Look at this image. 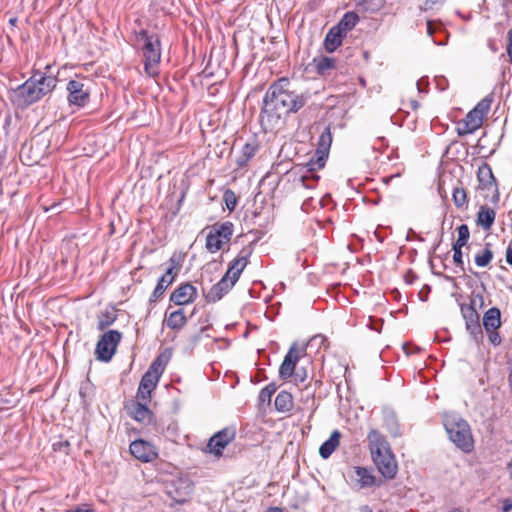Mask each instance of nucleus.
I'll return each mask as SVG.
<instances>
[{
	"label": "nucleus",
	"mask_w": 512,
	"mask_h": 512,
	"mask_svg": "<svg viewBox=\"0 0 512 512\" xmlns=\"http://www.w3.org/2000/svg\"><path fill=\"white\" fill-rule=\"evenodd\" d=\"M404 278L407 284H412L415 281V279H417V275L410 269L407 271Z\"/></svg>",
	"instance_id": "53"
},
{
	"label": "nucleus",
	"mask_w": 512,
	"mask_h": 512,
	"mask_svg": "<svg viewBox=\"0 0 512 512\" xmlns=\"http://www.w3.org/2000/svg\"><path fill=\"white\" fill-rule=\"evenodd\" d=\"M372 460L380 474L386 480L395 478L398 465L390 444L377 429H371L367 435Z\"/></svg>",
	"instance_id": "3"
},
{
	"label": "nucleus",
	"mask_w": 512,
	"mask_h": 512,
	"mask_svg": "<svg viewBox=\"0 0 512 512\" xmlns=\"http://www.w3.org/2000/svg\"><path fill=\"white\" fill-rule=\"evenodd\" d=\"M454 205L457 208H462L467 204V193L462 187H455L452 193Z\"/></svg>",
	"instance_id": "41"
},
{
	"label": "nucleus",
	"mask_w": 512,
	"mask_h": 512,
	"mask_svg": "<svg viewBox=\"0 0 512 512\" xmlns=\"http://www.w3.org/2000/svg\"><path fill=\"white\" fill-rule=\"evenodd\" d=\"M340 438L341 433L338 430H334L330 434V437L321 444L319 448V454L323 459H328L331 456V454L338 447Z\"/></svg>",
	"instance_id": "26"
},
{
	"label": "nucleus",
	"mask_w": 512,
	"mask_h": 512,
	"mask_svg": "<svg viewBox=\"0 0 512 512\" xmlns=\"http://www.w3.org/2000/svg\"><path fill=\"white\" fill-rule=\"evenodd\" d=\"M51 65L45 66V71L33 70L30 78L35 81V86L38 89L41 98L51 93L57 86V76L50 73Z\"/></svg>",
	"instance_id": "12"
},
{
	"label": "nucleus",
	"mask_w": 512,
	"mask_h": 512,
	"mask_svg": "<svg viewBox=\"0 0 512 512\" xmlns=\"http://www.w3.org/2000/svg\"><path fill=\"white\" fill-rule=\"evenodd\" d=\"M41 99L40 93L35 86V81H32L31 78L13 90L12 102L20 108L33 105Z\"/></svg>",
	"instance_id": "9"
},
{
	"label": "nucleus",
	"mask_w": 512,
	"mask_h": 512,
	"mask_svg": "<svg viewBox=\"0 0 512 512\" xmlns=\"http://www.w3.org/2000/svg\"><path fill=\"white\" fill-rule=\"evenodd\" d=\"M294 381L296 383H302L307 379V372L305 368H298L295 370L294 374Z\"/></svg>",
	"instance_id": "48"
},
{
	"label": "nucleus",
	"mask_w": 512,
	"mask_h": 512,
	"mask_svg": "<svg viewBox=\"0 0 512 512\" xmlns=\"http://www.w3.org/2000/svg\"><path fill=\"white\" fill-rule=\"evenodd\" d=\"M224 201H225V204H226V207L232 211L235 209V206L237 204V200H236V196L234 194L233 191L231 190H227L225 193H224Z\"/></svg>",
	"instance_id": "47"
},
{
	"label": "nucleus",
	"mask_w": 512,
	"mask_h": 512,
	"mask_svg": "<svg viewBox=\"0 0 512 512\" xmlns=\"http://www.w3.org/2000/svg\"><path fill=\"white\" fill-rule=\"evenodd\" d=\"M316 71L319 75H325L328 70L335 68L336 61L332 57L322 56L314 59Z\"/></svg>",
	"instance_id": "35"
},
{
	"label": "nucleus",
	"mask_w": 512,
	"mask_h": 512,
	"mask_svg": "<svg viewBox=\"0 0 512 512\" xmlns=\"http://www.w3.org/2000/svg\"><path fill=\"white\" fill-rule=\"evenodd\" d=\"M326 340V337L321 334L315 335L307 342L306 348L316 347L319 349L325 344Z\"/></svg>",
	"instance_id": "45"
},
{
	"label": "nucleus",
	"mask_w": 512,
	"mask_h": 512,
	"mask_svg": "<svg viewBox=\"0 0 512 512\" xmlns=\"http://www.w3.org/2000/svg\"><path fill=\"white\" fill-rule=\"evenodd\" d=\"M169 357H166L164 354L159 355L149 366L146 372H150L152 375L158 376L160 379L162 373L165 370V366L168 362Z\"/></svg>",
	"instance_id": "37"
},
{
	"label": "nucleus",
	"mask_w": 512,
	"mask_h": 512,
	"mask_svg": "<svg viewBox=\"0 0 512 512\" xmlns=\"http://www.w3.org/2000/svg\"><path fill=\"white\" fill-rule=\"evenodd\" d=\"M417 89L419 93H427L428 92V86H429V80L428 77H421L417 83Z\"/></svg>",
	"instance_id": "49"
},
{
	"label": "nucleus",
	"mask_w": 512,
	"mask_h": 512,
	"mask_svg": "<svg viewBox=\"0 0 512 512\" xmlns=\"http://www.w3.org/2000/svg\"><path fill=\"white\" fill-rule=\"evenodd\" d=\"M70 105L84 107L89 102L90 92L83 80H70L66 87Z\"/></svg>",
	"instance_id": "14"
},
{
	"label": "nucleus",
	"mask_w": 512,
	"mask_h": 512,
	"mask_svg": "<svg viewBox=\"0 0 512 512\" xmlns=\"http://www.w3.org/2000/svg\"><path fill=\"white\" fill-rule=\"evenodd\" d=\"M506 262L512 266V248L509 246L506 250Z\"/></svg>",
	"instance_id": "58"
},
{
	"label": "nucleus",
	"mask_w": 512,
	"mask_h": 512,
	"mask_svg": "<svg viewBox=\"0 0 512 512\" xmlns=\"http://www.w3.org/2000/svg\"><path fill=\"white\" fill-rule=\"evenodd\" d=\"M507 54L512 60V28L508 31V46H507Z\"/></svg>",
	"instance_id": "56"
},
{
	"label": "nucleus",
	"mask_w": 512,
	"mask_h": 512,
	"mask_svg": "<svg viewBox=\"0 0 512 512\" xmlns=\"http://www.w3.org/2000/svg\"><path fill=\"white\" fill-rule=\"evenodd\" d=\"M494 100V94L490 93L486 95L481 101L477 103V105L473 108L478 114L482 117H485L490 111L491 104Z\"/></svg>",
	"instance_id": "40"
},
{
	"label": "nucleus",
	"mask_w": 512,
	"mask_h": 512,
	"mask_svg": "<svg viewBox=\"0 0 512 512\" xmlns=\"http://www.w3.org/2000/svg\"><path fill=\"white\" fill-rule=\"evenodd\" d=\"M512 509V500L510 498H505L502 501V512H509Z\"/></svg>",
	"instance_id": "55"
},
{
	"label": "nucleus",
	"mask_w": 512,
	"mask_h": 512,
	"mask_svg": "<svg viewBox=\"0 0 512 512\" xmlns=\"http://www.w3.org/2000/svg\"><path fill=\"white\" fill-rule=\"evenodd\" d=\"M453 250V261L454 263L459 266L462 270H464L463 265V253H462V247L452 245Z\"/></svg>",
	"instance_id": "46"
},
{
	"label": "nucleus",
	"mask_w": 512,
	"mask_h": 512,
	"mask_svg": "<svg viewBox=\"0 0 512 512\" xmlns=\"http://www.w3.org/2000/svg\"><path fill=\"white\" fill-rule=\"evenodd\" d=\"M259 149L257 139L251 138L246 142L240 151L239 156L236 158V164L238 167H244L246 164L255 156Z\"/></svg>",
	"instance_id": "24"
},
{
	"label": "nucleus",
	"mask_w": 512,
	"mask_h": 512,
	"mask_svg": "<svg viewBox=\"0 0 512 512\" xmlns=\"http://www.w3.org/2000/svg\"><path fill=\"white\" fill-rule=\"evenodd\" d=\"M359 20L360 18L356 12L348 11L343 15L335 27L344 36H346V34L358 24Z\"/></svg>",
	"instance_id": "29"
},
{
	"label": "nucleus",
	"mask_w": 512,
	"mask_h": 512,
	"mask_svg": "<svg viewBox=\"0 0 512 512\" xmlns=\"http://www.w3.org/2000/svg\"><path fill=\"white\" fill-rule=\"evenodd\" d=\"M274 406L276 411L281 413L291 411L293 408V397L291 393L284 390L280 391L275 398Z\"/></svg>",
	"instance_id": "31"
},
{
	"label": "nucleus",
	"mask_w": 512,
	"mask_h": 512,
	"mask_svg": "<svg viewBox=\"0 0 512 512\" xmlns=\"http://www.w3.org/2000/svg\"><path fill=\"white\" fill-rule=\"evenodd\" d=\"M174 282V278L170 277L169 280L165 278H159L150 298L149 303L156 302L166 291V289Z\"/></svg>",
	"instance_id": "34"
},
{
	"label": "nucleus",
	"mask_w": 512,
	"mask_h": 512,
	"mask_svg": "<svg viewBox=\"0 0 512 512\" xmlns=\"http://www.w3.org/2000/svg\"><path fill=\"white\" fill-rule=\"evenodd\" d=\"M197 298V289L191 283L178 286L170 295V302L178 306L190 304Z\"/></svg>",
	"instance_id": "17"
},
{
	"label": "nucleus",
	"mask_w": 512,
	"mask_h": 512,
	"mask_svg": "<svg viewBox=\"0 0 512 512\" xmlns=\"http://www.w3.org/2000/svg\"><path fill=\"white\" fill-rule=\"evenodd\" d=\"M501 312L497 307H491L483 315V326L487 333L501 326Z\"/></svg>",
	"instance_id": "25"
},
{
	"label": "nucleus",
	"mask_w": 512,
	"mask_h": 512,
	"mask_svg": "<svg viewBox=\"0 0 512 512\" xmlns=\"http://www.w3.org/2000/svg\"><path fill=\"white\" fill-rule=\"evenodd\" d=\"M137 40L143 42L142 53L144 56V70L153 75L151 68L157 65L161 60V41L156 33H149L146 29H141L137 33Z\"/></svg>",
	"instance_id": "5"
},
{
	"label": "nucleus",
	"mask_w": 512,
	"mask_h": 512,
	"mask_svg": "<svg viewBox=\"0 0 512 512\" xmlns=\"http://www.w3.org/2000/svg\"><path fill=\"white\" fill-rule=\"evenodd\" d=\"M477 300L479 301L480 308L484 305V297L482 294L477 293L473 295L470 304H460L461 314L465 320L466 329L471 334L481 333V326L479 322V314L475 308Z\"/></svg>",
	"instance_id": "10"
},
{
	"label": "nucleus",
	"mask_w": 512,
	"mask_h": 512,
	"mask_svg": "<svg viewBox=\"0 0 512 512\" xmlns=\"http://www.w3.org/2000/svg\"><path fill=\"white\" fill-rule=\"evenodd\" d=\"M117 319V315L114 311L101 312L98 315L97 329L104 331L106 328L111 326Z\"/></svg>",
	"instance_id": "38"
},
{
	"label": "nucleus",
	"mask_w": 512,
	"mask_h": 512,
	"mask_svg": "<svg viewBox=\"0 0 512 512\" xmlns=\"http://www.w3.org/2000/svg\"><path fill=\"white\" fill-rule=\"evenodd\" d=\"M236 437V429L233 426L224 427L212 435L207 443V452L220 457L226 446Z\"/></svg>",
	"instance_id": "11"
},
{
	"label": "nucleus",
	"mask_w": 512,
	"mask_h": 512,
	"mask_svg": "<svg viewBox=\"0 0 512 512\" xmlns=\"http://www.w3.org/2000/svg\"><path fill=\"white\" fill-rule=\"evenodd\" d=\"M331 144V129L330 126H327L318 138L315 153L307 163L299 167L297 177L294 179L296 186L300 185L305 189H314L317 186L320 179L318 170L325 167Z\"/></svg>",
	"instance_id": "2"
},
{
	"label": "nucleus",
	"mask_w": 512,
	"mask_h": 512,
	"mask_svg": "<svg viewBox=\"0 0 512 512\" xmlns=\"http://www.w3.org/2000/svg\"><path fill=\"white\" fill-rule=\"evenodd\" d=\"M457 233L458 237L457 240L453 243V245L464 247L470 238L469 227L466 224H461L460 226L457 227Z\"/></svg>",
	"instance_id": "42"
},
{
	"label": "nucleus",
	"mask_w": 512,
	"mask_h": 512,
	"mask_svg": "<svg viewBox=\"0 0 512 512\" xmlns=\"http://www.w3.org/2000/svg\"><path fill=\"white\" fill-rule=\"evenodd\" d=\"M130 453L138 460L142 462H152L158 456L156 447L143 439L134 440L130 444Z\"/></svg>",
	"instance_id": "16"
},
{
	"label": "nucleus",
	"mask_w": 512,
	"mask_h": 512,
	"mask_svg": "<svg viewBox=\"0 0 512 512\" xmlns=\"http://www.w3.org/2000/svg\"><path fill=\"white\" fill-rule=\"evenodd\" d=\"M170 266H174V269L181 267V258L177 257L176 254H173L169 259Z\"/></svg>",
	"instance_id": "54"
},
{
	"label": "nucleus",
	"mask_w": 512,
	"mask_h": 512,
	"mask_svg": "<svg viewBox=\"0 0 512 512\" xmlns=\"http://www.w3.org/2000/svg\"><path fill=\"white\" fill-rule=\"evenodd\" d=\"M224 240L218 237V235L211 229L206 237V249L210 253H216L222 248Z\"/></svg>",
	"instance_id": "36"
},
{
	"label": "nucleus",
	"mask_w": 512,
	"mask_h": 512,
	"mask_svg": "<svg viewBox=\"0 0 512 512\" xmlns=\"http://www.w3.org/2000/svg\"><path fill=\"white\" fill-rule=\"evenodd\" d=\"M71 444L68 440L59 439L52 444V449L55 452H61L64 455H69Z\"/></svg>",
	"instance_id": "44"
},
{
	"label": "nucleus",
	"mask_w": 512,
	"mask_h": 512,
	"mask_svg": "<svg viewBox=\"0 0 512 512\" xmlns=\"http://www.w3.org/2000/svg\"><path fill=\"white\" fill-rule=\"evenodd\" d=\"M444 1L445 0H426L421 9L424 11L433 9L437 5H442Z\"/></svg>",
	"instance_id": "50"
},
{
	"label": "nucleus",
	"mask_w": 512,
	"mask_h": 512,
	"mask_svg": "<svg viewBox=\"0 0 512 512\" xmlns=\"http://www.w3.org/2000/svg\"><path fill=\"white\" fill-rule=\"evenodd\" d=\"M384 427L392 437L401 436L400 423L396 412L390 407H384L382 410Z\"/></svg>",
	"instance_id": "23"
},
{
	"label": "nucleus",
	"mask_w": 512,
	"mask_h": 512,
	"mask_svg": "<svg viewBox=\"0 0 512 512\" xmlns=\"http://www.w3.org/2000/svg\"><path fill=\"white\" fill-rule=\"evenodd\" d=\"M253 249L250 246L243 247L238 256L229 264L226 274H228L233 282H237L241 273L248 264V259L252 254Z\"/></svg>",
	"instance_id": "18"
},
{
	"label": "nucleus",
	"mask_w": 512,
	"mask_h": 512,
	"mask_svg": "<svg viewBox=\"0 0 512 512\" xmlns=\"http://www.w3.org/2000/svg\"><path fill=\"white\" fill-rule=\"evenodd\" d=\"M277 386L274 383H270L261 389L259 393V400L261 403H270L272 395L276 392Z\"/></svg>",
	"instance_id": "43"
},
{
	"label": "nucleus",
	"mask_w": 512,
	"mask_h": 512,
	"mask_svg": "<svg viewBox=\"0 0 512 512\" xmlns=\"http://www.w3.org/2000/svg\"><path fill=\"white\" fill-rule=\"evenodd\" d=\"M443 425L449 440L462 452L470 453L474 449V438L469 423L457 413H447Z\"/></svg>",
	"instance_id": "4"
},
{
	"label": "nucleus",
	"mask_w": 512,
	"mask_h": 512,
	"mask_svg": "<svg viewBox=\"0 0 512 512\" xmlns=\"http://www.w3.org/2000/svg\"><path fill=\"white\" fill-rule=\"evenodd\" d=\"M477 179L479 182L478 189L480 190H492L493 195L490 201L493 204H497L500 200V194L497 188L496 179L492 173V170L488 164H483L478 168Z\"/></svg>",
	"instance_id": "13"
},
{
	"label": "nucleus",
	"mask_w": 512,
	"mask_h": 512,
	"mask_svg": "<svg viewBox=\"0 0 512 512\" xmlns=\"http://www.w3.org/2000/svg\"><path fill=\"white\" fill-rule=\"evenodd\" d=\"M211 229H213L224 242H228L233 235L234 225L232 222L226 221L220 224H214Z\"/></svg>",
	"instance_id": "33"
},
{
	"label": "nucleus",
	"mask_w": 512,
	"mask_h": 512,
	"mask_svg": "<svg viewBox=\"0 0 512 512\" xmlns=\"http://www.w3.org/2000/svg\"><path fill=\"white\" fill-rule=\"evenodd\" d=\"M164 323L172 330H181L187 324L184 309L180 308L170 313L164 320Z\"/></svg>",
	"instance_id": "30"
},
{
	"label": "nucleus",
	"mask_w": 512,
	"mask_h": 512,
	"mask_svg": "<svg viewBox=\"0 0 512 512\" xmlns=\"http://www.w3.org/2000/svg\"><path fill=\"white\" fill-rule=\"evenodd\" d=\"M427 32L430 36H432L433 34V31H432V21H427Z\"/></svg>",
	"instance_id": "62"
},
{
	"label": "nucleus",
	"mask_w": 512,
	"mask_h": 512,
	"mask_svg": "<svg viewBox=\"0 0 512 512\" xmlns=\"http://www.w3.org/2000/svg\"><path fill=\"white\" fill-rule=\"evenodd\" d=\"M158 381V376L152 375L150 372H145L138 387L137 399L144 402H150L151 392L156 388Z\"/></svg>",
	"instance_id": "21"
},
{
	"label": "nucleus",
	"mask_w": 512,
	"mask_h": 512,
	"mask_svg": "<svg viewBox=\"0 0 512 512\" xmlns=\"http://www.w3.org/2000/svg\"><path fill=\"white\" fill-rule=\"evenodd\" d=\"M148 403L141 400L132 401L126 406L127 412L136 421L148 424L152 421L153 417L152 411L147 406Z\"/></svg>",
	"instance_id": "20"
},
{
	"label": "nucleus",
	"mask_w": 512,
	"mask_h": 512,
	"mask_svg": "<svg viewBox=\"0 0 512 512\" xmlns=\"http://www.w3.org/2000/svg\"><path fill=\"white\" fill-rule=\"evenodd\" d=\"M66 512H94V510L77 507L75 510H67Z\"/></svg>",
	"instance_id": "59"
},
{
	"label": "nucleus",
	"mask_w": 512,
	"mask_h": 512,
	"mask_svg": "<svg viewBox=\"0 0 512 512\" xmlns=\"http://www.w3.org/2000/svg\"><path fill=\"white\" fill-rule=\"evenodd\" d=\"M290 81L281 77L270 84L262 100L259 122L264 132L276 129L284 118L299 112L310 99L308 92L290 90Z\"/></svg>",
	"instance_id": "1"
},
{
	"label": "nucleus",
	"mask_w": 512,
	"mask_h": 512,
	"mask_svg": "<svg viewBox=\"0 0 512 512\" xmlns=\"http://www.w3.org/2000/svg\"><path fill=\"white\" fill-rule=\"evenodd\" d=\"M347 483L351 489L360 491L373 486L380 487L383 481L377 479L369 468L354 466L347 472Z\"/></svg>",
	"instance_id": "6"
},
{
	"label": "nucleus",
	"mask_w": 512,
	"mask_h": 512,
	"mask_svg": "<svg viewBox=\"0 0 512 512\" xmlns=\"http://www.w3.org/2000/svg\"><path fill=\"white\" fill-rule=\"evenodd\" d=\"M235 284L236 282H233V279L225 273L224 276L207 292L205 296L207 302L215 303L219 301L233 288Z\"/></svg>",
	"instance_id": "19"
},
{
	"label": "nucleus",
	"mask_w": 512,
	"mask_h": 512,
	"mask_svg": "<svg viewBox=\"0 0 512 512\" xmlns=\"http://www.w3.org/2000/svg\"><path fill=\"white\" fill-rule=\"evenodd\" d=\"M302 353H305L304 348H299L296 343L291 345L279 367V377L282 380H287L293 376Z\"/></svg>",
	"instance_id": "15"
},
{
	"label": "nucleus",
	"mask_w": 512,
	"mask_h": 512,
	"mask_svg": "<svg viewBox=\"0 0 512 512\" xmlns=\"http://www.w3.org/2000/svg\"><path fill=\"white\" fill-rule=\"evenodd\" d=\"M193 491V483L188 477H172L164 482V492L176 504L185 503Z\"/></svg>",
	"instance_id": "7"
},
{
	"label": "nucleus",
	"mask_w": 512,
	"mask_h": 512,
	"mask_svg": "<svg viewBox=\"0 0 512 512\" xmlns=\"http://www.w3.org/2000/svg\"><path fill=\"white\" fill-rule=\"evenodd\" d=\"M358 10L367 13H376L380 11L386 3V0H353Z\"/></svg>",
	"instance_id": "32"
},
{
	"label": "nucleus",
	"mask_w": 512,
	"mask_h": 512,
	"mask_svg": "<svg viewBox=\"0 0 512 512\" xmlns=\"http://www.w3.org/2000/svg\"><path fill=\"white\" fill-rule=\"evenodd\" d=\"M483 119L480 114H478L474 109L469 111L464 119V126L457 128V133L459 136H464L467 134H472L476 130H478L482 124Z\"/></svg>",
	"instance_id": "22"
},
{
	"label": "nucleus",
	"mask_w": 512,
	"mask_h": 512,
	"mask_svg": "<svg viewBox=\"0 0 512 512\" xmlns=\"http://www.w3.org/2000/svg\"><path fill=\"white\" fill-rule=\"evenodd\" d=\"M435 83H436L437 88L440 91H445L447 89L448 82H447V79L444 76H436L435 77Z\"/></svg>",
	"instance_id": "51"
},
{
	"label": "nucleus",
	"mask_w": 512,
	"mask_h": 512,
	"mask_svg": "<svg viewBox=\"0 0 512 512\" xmlns=\"http://www.w3.org/2000/svg\"><path fill=\"white\" fill-rule=\"evenodd\" d=\"M495 217H496V212L494 211V209H492L486 205H482V206H480L479 211L477 213L476 223L478 226H481L483 229L489 230L492 227V225L494 224Z\"/></svg>",
	"instance_id": "27"
},
{
	"label": "nucleus",
	"mask_w": 512,
	"mask_h": 512,
	"mask_svg": "<svg viewBox=\"0 0 512 512\" xmlns=\"http://www.w3.org/2000/svg\"><path fill=\"white\" fill-rule=\"evenodd\" d=\"M17 22H18L17 17H12L9 19V25L12 27L16 26Z\"/></svg>",
	"instance_id": "63"
},
{
	"label": "nucleus",
	"mask_w": 512,
	"mask_h": 512,
	"mask_svg": "<svg viewBox=\"0 0 512 512\" xmlns=\"http://www.w3.org/2000/svg\"><path fill=\"white\" fill-rule=\"evenodd\" d=\"M267 512H282V509L279 507H270Z\"/></svg>",
	"instance_id": "64"
},
{
	"label": "nucleus",
	"mask_w": 512,
	"mask_h": 512,
	"mask_svg": "<svg viewBox=\"0 0 512 512\" xmlns=\"http://www.w3.org/2000/svg\"><path fill=\"white\" fill-rule=\"evenodd\" d=\"M491 244L486 243L483 251L475 256V264L478 267H486L493 259V251L490 248Z\"/></svg>",
	"instance_id": "39"
},
{
	"label": "nucleus",
	"mask_w": 512,
	"mask_h": 512,
	"mask_svg": "<svg viewBox=\"0 0 512 512\" xmlns=\"http://www.w3.org/2000/svg\"><path fill=\"white\" fill-rule=\"evenodd\" d=\"M398 176H399V175H398V174H396V175H391V176L384 177V178H383V182H384L385 184H389L393 178L398 177Z\"/></svg>",
	"instance_id": "61"
},
{
	"label": "nucleus",
	"mask_w": 512,
	"mask_h": 512,
	"mask_svg": "<svg viewBox=\"0 0 512 512\" xmlns=\"http://www.w3.org/2000/svg\"><path fill=\"white\" fill-rule=\"evenodd\" d=\"M122 339V334L118 330H109L104 332L95 348L97 360L109 362L116 352V348Z\"/></svg>",
	"instance_id": "8"
},
{
	"label": "nucleus",
	"mask_w": 512,
	"mask_h": 512,
	"mask_svg": "<svg viewBox=\"0 0 512 512\" xmlns=\"http://www.w3.org/2000/svg\"><path fill=\"white\" fill-rule=\"evenodd\" d=\"M489 339L494 346H498L501 343V337L497 332L492 331V333L489 336Z\"/></svg>",
	"instance_id": "52"
},
{
	"label": "nucleus",
	"mask_w": 512,
	"mask_h": 512,
	"mask_svg": "<svg viewBox=\"0 0 512 512\" xmlns=\"http://www.w3.org/2000/svg\"><path fill=\"white\" fill-rule=\"evenodd\" d=\"M173 271H174V266H170V267L166 270L165 274H163V275L161 276V278H165V280H166V281H167V280H169V278H170V277H173V278L175 279V277H176L177 273H174Z\"/></svg>",
	"instance_id": "57"
},
{
	"label": "nucleus",
	"mask_w": 512,
	"mask_h": 512,
	"mask_svg": "<svg viewBox=\"0 0 512 512\" xmlns=\"http://www.w3.org/2000/svg\"><path fill=\"white\" fill-rule=\"evenodd\" d=\"M345 36L335 26L330 28L324 39V47L328 53L334 52L341 44Z\"/></svg>",
	"instance_id": "28"
},
{
	"label": "nucleus",
	"mask_w": 512,
	"mask_h": 512,
	"mask_svg": "<svg viewBox=\"0 0 512 512\" xmlns=\"http://www.w3.org/2000/svg\"><path fill=\"white\" fill-rule=\"evenodd\" d=\"M369 327L377 332H380L382 328V322L378 324H370Z\"/></svg>",
	"instance_id": "60"
}]
</instances>
